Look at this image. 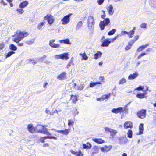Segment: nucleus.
<instances>
[{
	"label": "nucleus",
	"mask_w": 156,
	"mask_h": 156,
	"mask_svg": "<svg viewBox=\"0 0 156 156\" xmlns=\"http://www.w3.org/2000/svg\"><path fill=\"white\" fill-rule=\"evenodd\" d=\"M44 22H42L41 23H40L37 26V28L39 30H40L42 28V26L44 25Z\"/></svg>",
	"instance_id": "obj_42"
},
{
	"label": "nucleus",
	"mask_w": 156,
	"mask_h": 156,
	"mask_svg": "<svg viewBox=\"0 0 156 156\" xmlns=\"http://www.w3.org/2000/svg\"><path fill=\"white\" fill-rule=\"evenodd\" d=\"M102 54L101 51H97V53L94 55V58L97 59L101 56Z\"/></svg>",
	"instance_id": "obj_25"
},
{
	"label": "nucleus",
	"mask_w": 156,
	"mask_h": 156,
	"mask_svg": "<svg viewBox=\"0 0 156 156\" xmlns=\"http://www.w3.org/2000/svg\"><path fill=\"white\" fill-rule=\"evenodd\" d=\"M109 19L107 18L103 21H101L99 23V26L101 30H103L105 28V26H107L110 23Z\"/></svg>",
	"instance_id": "obj_2"
},
{
	"label": "nucleus",
	"mask_w": 156,
	"mask_h": 156,
	"mask_svg": "<svg viewBox=\"0 0 156 156\" xmlns=\"http://www.w3.org/2000/svg\"><path fill=\"white\" fill-rule=\"evenodd\" d=\"M102 12H103V14L101 15V17L102 18L104 19L105 16V12L104 11H102Z\"/></svg>",
	"instance_id": "obj_58"
},
{
	"label": "nucleus",
	"mask_w": 156,
	"mask_h": 156,
	"mask_svg": "<svg viewBox=\"0 0 156 156\" xmlns=\"http://www.w3.org/2000/svg\"><path fill=\"white\" fill-rule=\"evenodd\" d=\"M121 36V35L120 34H118L117 35V36L115 37L114 38H113L112 39H110V40H112V41H111V42H113L114 41H115L117 37H120Z\"/></svg>",
	"instance_id": "obj_46"
},
{
	"label": "nucleus",
	"mask_w": 156,
	"mask_h": 156,
	"mask_svg": "<svg viewBox=\"0 0 156 156\" xmlns=\"http://www.w3.org/2000/svg\"><path fill=\"white\" fill-rule=\"evenodd\" d=\"M40 59H41L40 58H37L35 59L32 62V63L35 65L37 62H40Z\"/></svg>",
	"instance_id": "obj_41"
},
{
	"label": "nucleus",
	"mask_w": 156,
	"mask_h": 156,
	"mask_svg": "<svg viewBox=\"0 0 156 156\" xmlns=\"http://www.w3.org/2000/svg\"><path fill=\"white\" fill-rule=\"evenodd\" d=\"M34 40L33 39L26 41V43L29 45L31 44L34 41Z\"/></svg>",
	"instance_id": "obj_43"
},
{
	"label": "nucleus",
	"mask_w": 156,
	"mask_h": 156,
	"mask_svg": "<svg viewBox=\"0 0 156 156\" xmlns=\"http://www.w3.org/2000/svg\"><path fill=\"white\" fill-rule=\"evenodd\" d=\"M96 85L95 82L92 83L90 84V87H93Z\"/></svg>",
	"instance_id": "obj_59"
},
{
	"label": "nucleus",
	"mask_w": 156,
	"mask_h": 156,
	"mask_svg": "<svg viewBox=\"0 0 156 156\" xmlns=\"http://www.w3.org/2000/svg\"><path fill=\"white\" fill-rule=\"evenodd\" d=\"M59 42L61 43H64L67 44H71L68 38H66L64 40H60L59 41Z\"/></svg>",
	"instance_id": "obj_19"
},
{
	"label": "nucleus",
	"mask_w": 156,
	"mask_h": 156,
	"mask_svg": "<svg viewBox=\"0 0 156 156\" xmlns=\"http://www.w3.org/2000/svg\"><path fill=\"white\" fill-rule=\"evenodd\" d=\"M79 113V112L77 111V109H76L74 111V116H75L76 115L78 114Z\"/></svg>",
	"instance_id": "obj_63"
},
{
	"label": "nucleus",
	"mask_w": 156,
	"mask_h": 156,
	"mask_svg": "<svg viewBox=\"0 0 156 156\" xmlns=\"http://www.w3.org/2000/svg\"><path fill=\"white\" fill-rule=\"evenodd\" d=\"M69 58L68 53H64L61 54V59H65L66 60L68 59Z\"/></svg>",
	"instance_id": "obj_27"
},
{
	"label": "nucleus",
	"mask_w": 156,
	"mask_h": 156,
	"mask_svg": "<svg viewBox=\"0 0 156 156\" xmlns=\"http://www.w3.org/2000/svg\"><path fill=\"white\" fill-rule=\"evenodd\" d=\"M112 112L115 114H117L119 112H123V108L122 107H119L117 108H113L111 111Z\"/></svg>",
	"instance_id": "obj_10"
},
{
	"label": "nucleus",
	"mask_w": 156,
	"mask_h": 156,
	"mask_svg": "<svg viewBox=\"0 0 156 156\" xmlns=\"http://www.w3.org/2000/svg\"><path fill=\"white\" fill-rule=\"evenodd\" d=\"M126 82V80L124 78H122L119 81V84H123Z\"/></svg>",
	"instance_id": "obj_38"
},
{
	"label": "nucleus",
	"mask_w": 156,
	"mask_h": 156,
	"mask_svg": "<svg viewBox=\"0 0 156 156\" xmlns=\"http://www.w3.org/2000/svg\"><path fill=\"white\" fill-rule=\"evenodd\" d=\"M94 149L95 151V153H98L99 150L98 147L95 146L94 147Z\"/></svg>",
	"instance_id": "obj_48"
},
{
	"label": "nucleus",
	"mask_w": 156,
	"mask_h": 156,
	"mask_svg": "<svg viewBox=\"0 0 156 156\" xmlns=\"http://www.w3.org/2000/svg\"><path fill=\"white\" fill-rule=\"evenodd\" d=\"M46 134H48V136H44L43 138L45 140L46 139H53L54 140H57V137L54 136H51V133H49L48 132V133H47Z\"/></svg>",
	"instance_id": "obj_16"
},
{
	"label": "nucleus",
	"mask_w": 156,
	"mask_h": 156,
	"mask_svg": "<svg viewBox=\"0 0 156 156\" xmlns=\"http://www.w3.org/2000/svg\"><path fill=\"white\" fill-rule=\"evenodd\" d=\"M0 3L1 4H3L4 5H7V4L5 3L3 0H1L0 1Z\"/></svg>",
	"instance_id": "obj_62"
},
{
	"label": "nucleus",
	"mask_w": 156,
	"mask_h": 156,
	"mask_svg": "<svg viewBox=\"0 0 156 156\" xmlns=\"http://www.w3.org/2000/svg\"><path fill=\"white\" fill-rule=\"evenodd\" d=\"M95 23L87 24L88 29L90 31L92 32L94 28Z\"/></svg>",
	"instance_id": "obj_24"
},
{
	"label": "nucleus",
	"mask_w": 156,
	"mask_h": 156,
	"mask_svg": "<svg viewBox=\"0 0 156 156\" xmlns=\"http://www.w3.org/2000/svg\"><path fill=\"white\" fill-rule=\"evenodd\" d=\"M139 75L137 72H135L133 74H130L128 76V78L129 80H133L136 78Z\"/></svg>",
	"instance_id": "obj_12"
},
{
	"label": "nucleus",
	"mask_w": 156,
	"mask_h": 156,
	"mask_svg": "<svg viewBox=\"0 0 156 156\" xmlns=\"http://www.w3.org/2000/svg\"><path fill=\"white\" fill-rule=\"evenodd\" d=\"M35 132L44 134L48 133L47 129L41 125H38L35 127Z\"/></svg>",
	"instance_id": "obj_1"
},
{
	"label": "nucleus",
	"mask_w": 156,
	"mask_h": 156,
	"mask_svg": "<svg viewBox=\"0 0 156 156\" xmlns=\"http://www.w3.org/2000/svg\"><path fill=\"white\" fill-rule=\"evenodd\" d=\"M66 74H67L65 72H63L57 76V78L60 80L66 79Z\"/></svg>",
	"instance_id": "obj_11"
},
{
	"label": "nucleus",
	"mask_w": 156,
	"mask_h": 156,
	"mask_svg": "<svg viewBox=\"0 0 156 156\" xmlns=\"http://www.w3.org/2000/svg\"><path fill=\"white\" fill-rule=\"evenodd\" d=\"M139 132L137 134V135H141L143 133L144 128L143 124L142 123L140 124L139 126Z\"/></svg>",
	"instance_id": "obj_26"
},
{
	"label": "nucleus",
	"mask_w": 156,
	"mask_h": 156,
	"mask_svg": "<svg viewBox=\"0 0 156 156\" xmlns=\"http://www.w3.org/2000/svg\"><path fill=\"white\" fill-rule=\"evenodd\" d=\"M127 105H126L124 108H123V112L125 113H128V108H127Z\"/></svg>",
	"instance_id": "obj_44"
},
{
	"label": "nucleus",
	"mask_w": 156,
	"mask_h": 156,
	"mask_svg": "<svg viewBox=\"0 0 156 156\" xmlns=\"http://www.w3.org/2000/svg\"><path fill=\"white\" fill-rule=\"evenodd\" d=\"M49 45L51 47L53 48H58L60 47V44H56L54 43H51V44Z\"/></svg>",
	"instance_id": "obj_32"
},
{
	"label": "nucleus",
	"mask_w": 156,
	"mask_h": 156,
	"mask_svg": "<svg viewBox=\"0 0 156 156\" xmlns=\"http://www.w3.org/2000/svg\"><path fill=\"white\" fill-rule=\"evenodd\" d=\"M148 45V44H146L145 45H142L140 46L137 48L136 51L138 52H140L147 47Z\"/></svg>",
	"instance_id": "obj_15"
},
{
	"label": "nucleus",
	"mask_w": 156,
	"mask_h": 156,
	"mask_svg": "<svg viewBox=\"0 0 156 156\" xmlns=\"http://www.w3.org/2000/svg\"><path fill=\"white\" fill-rule=\"evenodd\" d=\"M127 134V136L129 138H131L132 137L133 132L131 130L129 129L128 131Z\"/></svg>",
	"instance_id": "obj_35"
},
{
	"label": "nucleus",
	"mask_w": 156,
	"mask_h": 156,
	"mask_svg": "<svg viewBox=\"0 0 156 156\" xmlns=\"http://www.w3.org/2000/svg\"><path fill=\"white\" fill-rule=\"evenodd\" d=\"M28 4V2L27 1H25L21 2L20 5V7L21 8H24Z\"/></svg>",
	"instance_id": "obj_18"
},
{
	"label": "nucleus",
	"mask_w": 156,
	"mask_h": 156,
	"mask_svg": "<svg viewBox=\"0 0 156 156\" xmlns=\"http://www.w3.org/2000/svg\"><path fill=\"white\" fill-rule=\"evenodd\" d=\"M4 47V43H2L0 44V49H2Z\"/></svg>",
	"instance_id": "obj_56"
},
{
	"label": "nucleus",
	"mask_w": 156,
	"mask_h": 156,
	"mask_svg": "<svg viewBox=\"0 0 156 156\" xmlns=\"http://www.w3.org/2000/svg\"><path fill=\"white\" fill-rule=\"evenodd\" d=\"M12 39L16 43L19 42L21 40L20 39L17 37H16L15 38H12Z\"/></svg>",
	"instance_id": "obj_40"
},
{
	"label": "nucleus",
	"mask_w": 156,
	"mask_h": 156,
	"mask_svg": "<svg viewBox=\"0 0 156 156\" xmlns=\"http://www.w3.org/2000/svg\"><path fill=\"white\" fill-rule=\"evenodd\" d=\"M121 33L122 34H121L122 36V35H123L126 34H127V32L126 31H121Z\"/></svg>",
	"instance_id": "obj_61"
},
{
	"label": "nucleus",
	"mask_w": 156,
	"mask_h": 156,
	"mask_svg": "<svg viewBox=\"0 0 156 156\" xmlns=\"http://www.w3.org/2000/svg\"><path fill=\"white\" fill-rule=\"evenodd\" d=\"M70 152L76 156L77 152H75L73 150H70Z\"/></svg>",
	"instance_id": "obj_57"
},
{
	"label": "nucleus",
	"mask_w": 156,
	"mask_h": 156,
	"mask_svg": "<svg viewBox=\"0 0 156 156\" xmlns=\"http://www.w3.org/2000/svg\"><path fill=\"white\" fill-rule=\"evenodd\" d=\"M144 88V87H142L141 86H140L136 88L135 90H142Z\"/></svg>",
	"instance_id": "obj_51"
},
{
	"label": "nucleus",
	"mask_w": 156,
	"mask_h": 156,
	"mask_svg": "<svg viewBox=\"0 0 156 156\" xmlns=\"http://www.w3.org/2000/svg\"><path fill=\"white\" fill-rule=\"evenodd\" d=\"M55 58L56 59L61 58V54L59 55H55L54 56Z\"/></svg>",
	"instance_id": "obj_55"
},
{
	"label": "nucleus",
	"mask_w": 156,
	"mask_h": 156,
	"mask_svg": "<svg viewBox=\"0 0 156 156\" xmlns=\"http://www.w3.org/2000/svg\"><path fill=\"white\" fill-rule=\"evenodd\" d=\"M135 41H134V40H131L128 43L129 45L131 46H132L133 45Z\"/></svg>",
	"instance_id": "obj_50"
},
{
	"label": "nucleus",
	"mask_w": 156,
	"mask_h": 156,
	"mask_svg": "<svg viewBox=\"0 0 156 156\" xmlns=\"http://www.w3.org/2000/svg\"><path fill=\"white\" fill-rule=\"evenodd\" d=\"M140 27L141 28H146L147 27V24L145 23H143L141 24Z\"/></svg>",
	"instance_id": "obj_47"
},
{
	"label": "nucleus",
	"mask_w": 156,
	"mask_h": 156,
	"mask_svg": "<svg viewBox=\"0 0 156 156\" xmlns=\"http://www.w3.org/2000/svg\"><path fill=\"white\" fill-rule=\"evenodd\" d=\"M145 94L144 93H138L136 94V97L139 98H143L145 97Z\"/></svg>",
	"instance_id": "obj_30"
},
{
	"label": "nucleus",
	"mask_w": 156,
	"mask_h": 156,
	"mask_svg": "<svg viewBox=\"0 0 156 156\" xmlns=\"http://www.w3.org/2000/svg\"><path fill=\"white\" fill-rule=\"evenodd\" d=\"M125 128H132L133 127L132 123L130 121H128L125 122L124 124Z\"/></svg>",
	"instance_id": "obj_13"
},
{
	"label": "nucleus",
	"mask_w": 156,
	"mask_h": 156,
	"mask_svg": "<svg viewBox=\"0 0 156 156\" xmlns=\"http://www.w3.org/2000/svg\"><path fill=\"white\" fill-rule=\"evenodd\" d=\"M95 23L94 17L92 16H90L88 17L87 24Z\"/></svg>",
	"instance_id": "obj_23"
},
{
	"label": "nucleus",
	"mask_w": 156,
	"mask_h": 156,
	"mask_svg": "<svg viewBox=\"0 0 156 156\" xmlns=\"http://www.w3.org/2000/svg\"><path fill=\"white\" fill-rule=\"evenodd\" d=\"M72 15V13H69L64 16L61 20V21L62 22V24L63 25H65L69 23L70 20V17Z\"/></svg>",
	"instance_id": "obj_3"
},
{
	"label": "nucleus",
	"mask_w": 156,
	"mask_h": 156,
	"mask_svg": "<svg viewBox=\"0 0 156 156\" xmlns=\"http://www.w3.org/2000/svg\"><path fill=\"white\" fill-rule=\"evenodd\" d=\"M105 130L110 133V136L112 137V138H113L115 136V135L117 133L116 130L108 127H105Z\"/></svg>",
	"instance_id": "obj_7"
},
{
	"label": "nucleus",
	"mask_w": 156,
	"mask_h": 156,
	"mask_svg": "<svg viewBox=\"0 0 156 156\" xmlns=\"http://www.w3.org/2000/svg\"><path fill=\"white\" fill-rule=\"evenodd\" d=\"M52 112L54 113H58V111L55 108H53L52 109Z\"/></svg>",
	"instance_id": "obj_60"
},
{
	"label": "nucleus",
	"mask_w": 156,
	"mask_h": 156,
	"mask_svg": "<svg viewBox=\"0 0 156 156\" xmlns=\"http://www.w3.org/2000/svg\"><path fill=\"white\" fill-rule=\"evenodd\" d=\"M44 19L47 20L48 22V23L50 25H51L54 21L53 16L48 14L44 17Z\"/></svg>",
	"instance_id": "obj_6"
},
{
	"label": "nucleus",
	"mask_w": 156,
	"mask_h": 156,
	"mask_svg": "<svg viewBox=\"0 0 156 156\" xmlns=\"http://www.w3.org/2000/svg\"><path fill=\"white\" fill-rule=\"evenodd\" d=\"M146 110L144 109H142L137 112V115L139 118L141 119H143L146 117Z\"/></svg>",
	"instance_id": "obj_5"
},
{
	"label": "nucleus",
	"mask_w": 156,
	"mask_h": 156,
	"mask_svg": "<svg viewBox=\"0 0 156 156\" xmlns=\"http://www.w3.org/2000/svg\"><path fill=\"white\" fill-rule=\"evenodd\" d=\"M82 25L83 23L81 21H80L78 22L76 26V30H79L80 27L82 26Z\"/></svg>",
	"instance_id": "obj_28"
},
{
	"label": "nucleus",
	"mask_w": 156,
	"mask_h": 156,
	"mask_svg": "<svg viewBox=\"0 0 156 156\" xmlns=\"http://www.w3.org/2000/svg\"><path fill=\"white\" fill-rule=\"evenodd\" d=\"M74 122L73 121H72L71 120H68V125L69 126H73V125Z\"/></svg>",
	"instance_id": "obj_45"
},
{
	"label": "nucleus",
	"mask_w": 156,
	"mask_h": 156,
	"mask_svg": "<svg viewBox=\"0 0 156 156\" xmlns=\"http://www.w3.org/2000/svg\"><path fill=\"white\" fill-rule=\"evenodd\" d=\"M9 49L12 51H16L17 49V47L13 44H11L9 46Z\"/></svg>",
	"instance_id": "obj_31"
},
{
	"label": "nucleus",
	"mask_w": 156,
	"mask_h": 156,
	"mask_svg": "<svg viewBox=\"0 0 156 156\" xmlns=\"http://www.w3.org/2000/svg\"><path fill=\"white\" fill-rule=\"evenodd\" d=\"M29 35L27 32H23L20 31H17L16 35H14L13 36L15 37V36L16 37H19L21 40L24 37H26Z\"/></svg>",
	"instance_id": "obj_4"
},
{
	"label": "nucleus",
	"mask_w": 156,
	"mask_h": 156,
	"mask_svg": "<svg viewBox=\"0 0 156 156\" xmlns=\"http://www.w3.org/2000/svg\"><path fill=\"white\" fill-rule=\"evenodd\" d=\"M84 87V85L83 84H81L78 87V89L80 90H82Z\"/></svg>",
	"instance_id": "obj_52"
},
{
	"label": "nucleus",
	"mask_w": 156,
	"mask_h": 156,
	"mask_svg": "<svg viewBox=\"0 0 156 156\" xmlns=\"http://www.w3.org/2000/svg\"><path fill=\"white\" fill-rule=\"evenodd\" d=\"M134 33H135L133 32V31H131L129 32H127V34L128 35L129 37V38H132L133 36Z\"/></svg>",
	"instance_id": "obj_39"
},
{
	"label": "nucleus",
	"mask_w": 156,
	"mask_h": 156,
	"mask_svg": "<svg viewBox=\"0 0 156 156\" xmlns=\"http://www.w3.org/2000/svg\"><path fill=\"white\" fill-rule=\"evenodd\" d=\"M112 148L111 145L105 146L103 147H100L101 150L103 152H107Z\"/></svg>",
	"instance_id": "obj_8"
},
{
	"label": "nucleus",
	"mask_w": 156,
	"mask_h": 156,
	"mask_svg": "<svg viewBox=\"0 0 156 156\" xmlns=\"http://www.w3.org/2000/svg\"><path fill=\"white\" fill-rule=\"evenodd\" d=\"M76 156H83V155L82 153L80 150L77 152Z\"/></svg>",
	"instance_id": "obj_49"
},
{
	"label": "nucleus",
	"mask_w": 156,
	"mask_h": 156,
	"mask_svg": "<svg viewBox=\"0 0 156 156\" xmlns=\"http://www.w3.org/2000/svg\"><path fill=\"white\" fill-rule=\"evenodd\" d=\"M108 12L110 15H112L114 12L113 7L112 5H110L107 9Z\"/></svg>",
	"instance_id": "obj_14"
},
{
	"label": "nucleus",
	"mask_w": 156,
	"mask_h": 156,
	"mask_svg": "<svg viewBox=\"0 0 156 156\" xmlns=\"http://www.w3.org/2000/svg\"><path fill=\"white\" fill-rule=\"evenodd\" d=\"M27 128L30 132L33 133L35 132V127L33 128L32 125L29 124L27 126Z\"/></svg>",
	"instance_id": "obj_17"
},
{
	"label": "nucleus",
	"mask_w": 156,
	"mask_h": 156,
	"mask_svg": "<svg viewBox=\"0 0 156 156\" xmlns=\"http://www.w3.org/2000/svg\"><path fill=\"white\" fill-rule=\"evenodd\" d=\"M91 146L92 145L89 142H87L86 144H83V149H87L90 148Z\"/></svg>",
	"instance_id": "obj_22"
},
{
	"label": "nucleus",
	"mask_w": 156,
	"mask_h": 156,
	"mask_svg": "<svg viewBox=\"0 0 156 156\" xmlns=\"http://www.w3.org/2000/svg\"><path fill=\"white\" fill-rule=\"evenodd\" d=\"M48 84V83L47 82H46L43 85V87L44 88H46Z\"/></svg>",
	"instance_id": "obj_64"
},
{
	"label": "nucleus",
	"mask_w": 156,
	"mask_h": 156,
	"mask_svg": "<svg viewBox=\"0 0 156 156\" xmlns=\"http://www.w3.org/2000/svg\"><path fill=\"white\" fill-rule=\"evenodd\" d=\"M16 10L17 11L19 12L20 14H22L24 12V10L23 9H17Z\"/></svg>",
	"instance_id": "obj_53"
},
{
	"label": "nucleus",
	"mask_w": 156,
	"mask_h": 156,
	"mask_svg": "<svg viewBox=\"0 0 156 156\" xmlns=\"http://www.w3.org/2000/svg\"><path fill=\"white\" fill-rule=\"evenodd\" d=\"M105 0H98L97 2L99 5H101L104 2Z\"/></svg>",
	"instance_id": "obj_54"
},
{
	"label": "nucleus",
	"mask_w": 156,
	"mask_h": 156,
	"mask_svg": "<svg viewBox=\"0 0 156 156\" xmlns=\"http://www.w3.org/2000/svg\"><path fill=\"white\" fill-rule=\"evenodd\" d=\"M79 55L82 57V59H84L85 60H87L88 58V57L87 55L85 52L83 54L81 53H80Z\"/></svg>",
	"instance_id": "obj_29"
},
{
	"label": "nucleus",
	"mask_w": 156,
	"mask_h": 156,
	"mask_svg": "<svg viewBox=\"0 0 156 156\" xmlns=\"http://www.w3.org/2000/svg\"><path fill=\"white\" fill-rule=\"evenodd\" d=\"M74 63H73V59L72 58L70 59V62H69L67 65L66 67L67 68H69L70 66L73 65Z\"/></svg>",
	"instance_id": "obj_36"
},
{
	"label": "nucleus",
	"mask_w": 156,
	"mask_h": 156,
	"mask_svg": "<svg viewBox=\"0 0 156 156\" xmlns=\"http://www.w3.org/2000/svg\"><path fill=\"white\" fill-rule=\"evenodd\" d=\"M110 39L107 38L104 39L103 41H102V44L101 46L103 47H108L111 42V41L109 40Z\"/></svg>",
	"instance_id": "obj_9"
},
{
	"label": "nucleus",
	"mask_w": 156,
	"mask_h": 156,
	"mask_svg": "<svg viewBox=\"0 0 156 156\" xmlns=\"http://www.w3.org/2000/svg\"><path fill=\"white\" fill-rule=\"evenodd\" d=\"M15 52L13 51H10L8 53H6L5 54V58H7L10 56L12 54H14Z\"/></svg>",
	"instance_id": "obj_33"
},
{
	"label": "nucleus",
	"mask_w": 156,
	"mask_h": 156,
	"mask_svg": "<svg viewBox=\"0 0 156 156\" xmlns=\"http://www.w3.org/2000/svg\"><path fill=\"white\" fill-rule=\"evenodd\" d=\"M111 94L109 93L108 94H105L102 96V100L103 101L104 100L106 99H108L109 98H110V96L111 95Z\"/></svg>",
	"instance_id": "obj_34"
},
{
	"label": "nucleus",
	"mask_w": 156,
	"mask_h": 156,
	"mask_svg": "<svg viewBox=\"0 0 156 156\" xmlns=\"http://www.w3.org/2000/svg\"><path fill=\"white\" fill-rule=\"evenodd\" d=\"M92 140L98 144H101L105 142V141L101 138H93Z\"/></svg>",
	"instance_id": "obj_20"
},
{
	"label": "nucleus",
	"mask_w": 156,
	"mask_h": 156,
	"mask_svg": "<svg viewBox=\"0 0 156 156\" xmlns=\"http://www.w3.org/2000/svg\"><path fill=\"white\" fill-rule=\"evenodd\" d=\"M57 132L58 133H61L66 135L70 132L69 129H66L64 130H58L57 131Z\"/></svg>",
	"instance_id": "obj_21"
},
{
	"label": "nucleus",
	"mask_w": 156,
	"mask_h": 156,
	"mask_svg": "<svg viewBox=\"0 0 156 156\" xmlns=\"http://www.w3.org/2000/svg\"><path fill=\"white\" fill-rule=\"evenodd\" d=\"M116 30L115 29H113L109 31L108 33V35H113L116 31Z\"/></svg>",
	"instance_id": "obj_37"
}]
</instances>
